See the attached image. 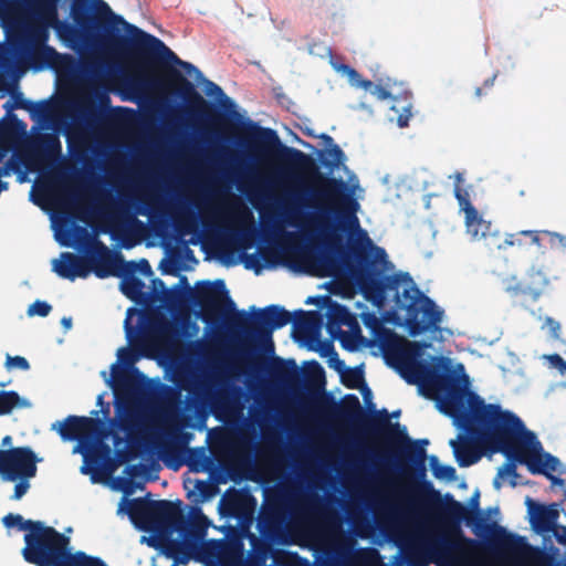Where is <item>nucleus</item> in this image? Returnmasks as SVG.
I'll use <instances>...</instances> for the list:
<instances>
[{
	"mask_svg": "<svg viewBox=\"0 0 566 566\" xmlns=\"http://www.w3.org/2000/svg\"><path fill=\"white\" fill-rule=\"evenodd\" d=\"M380 347L388 364L410 385H420L439 396L441 411L471 434H476L491 452L524 464L533 474L549 475L558 470V458L544 452L536 434L515 413L500 405L485 403L470 390L462 365L451 368L449 360L428 364L419 359L420 347L395 332L384 329Z\"/></svg>",
	"mask_w": 566,
	"mask_h": 566,
	"instance_id": "obj_1",
	"label": "nucleus"
},
{
	"mask_svg": "<svg viewBox=\"0 0 566 566\" xmlns=\"http://www.w3.org/2000/svg\"><path fill=\"white\" fill-rule=\"evenodd\" d=\"M283 150L287 163L321 184L319 193L324 198L339 205L335 211L338 227L321 222V218L315 219L328 243L340 247L342 238L336 233L338 228L347 231L357 230V239L350 242L344 259L365 298L378 307L392 301V310L396 313H403L410 336L440 331L443 311L416 286L411 276L408 273L386 275L384 269L378 266L389 263L387 253L384 248L374 244L368 233L360 229L356 217L358 202L345 193L346 184L342 179L325 177L312 157L303 151L286 146Z\"/></svg>",
	"mask_w": 566,
	"mask_h": 566,
	"instance_id": "obj_2",
	"label": "nucleus"
},
{
	"mask_svg": "<svg viewBox=\"0 0 566 566\" xmlns=\"http://www.w3.org/2000/svg\"><path fill=\"white\" fill-rule=\"evenodd\" d=\"M151 283L155 290H163V303L169 310H182L191 303L200 307L201 319L206 323L217 322L222 315L228 316L230 326L240 331L264 356H272L266 368L272 380L289 387L300 382L301 371L295 360L273 356L275 350L273 332L292 321L291 313L284 307L272 304L256 310L253 306L251 307L253 316L250 317L244 311L235 310V304L229 297L223 280L198 283L196 290L191 287L166 290L160 279H154Z\"/></svg>",
	"mask_w": 566,
	"mask_h": 566,
	"instance_id": "obj_3",
	"label": "nucleus"
},
{
	"mask_svg": "<svg viewBox=\"0 0 566 566\" xmlns=\"http://www.w3.org/2000/svg\"><path fill=\"white\" fill-rule=\"evenodd\" d=\"M95 1L96 13L92 14V4L88 0H74L71 15L81 30L102 33L114 49L130 53L146 65L171 63L179 65L189 74L196 72L201 75L193 64L180 60L160 39L114 14L105 1Z\"/></svg>",
	"mask_w": 566,
	"mask_h": 566,
	"instance_id": "obj_4",
	"label": "nucleus"
},
{
	"mask_svg": "<svg viewBox=\"0 0 566 566\" xmlns=\"http://www.w3.org/2000/svg\"><path fill=\"white\" fill-rule=\"evenodd\" d=\"M129 515L138 518L149 528L155 525H165L178 531L184 538L160 536H142L140 542L159 549L166 557L176 563L187 565L196 558L199 552V541L206 535L208 520L197 510L189 522L182 513L181 501L134 499L129 504Z\"/></svg>",
	"mask_w": 566,
	"mask_h": 566,
	"instance_id": "obj_5",
	"label": "nucleus"
},
{
	"mask_svg": "<svg viewBox=\"0 0 566 566\" xmlns=\"http://www.w3.org/2000/svg\"><path fill=\"white\" fill-rule=\"evenodd\" d=\"M336 417L352 427L363 429L374 434H384L390 441L397 440L405 443L407 447L401 450L399 457L401 468L405 469L403 462L406 461L410 464L415 473L421 478L424 476V460L427 454L423 446L428 444V440L423 439L411 442L405 430H399V423H391L389 421L390 416L386 409L375 411L371 416H367L360 406L358 397L349 394L343 398L342 405L337 409Z\"/></svg>",
	"mask_w": 566,
	"mask_h": 566,
	"instance_id": "obj_6",
	"label": "nucleus"
},
{
	"mask_svg": "<svg viewBox=\"0 0 566 566\" xmlns=\"http://www.w3.org/2000/svg\"><path fill=\"white\" fill-rule=\"evenodd\" d=\"M31 533L24 534L22 556L35 566H87L92 556L71 548V539L43 522L30 524Z\"/></svg>",
	"mask_w": 566,
	"mask_h": 566,
	"instance_id": "obj_7",
	"label": "nucleus"
},
{
	"mask_svg": "<svg viewBox=\"0 0 566 566\" xmlns=\"http://www.w3.org/2000/svg\"><path fill=\"white\" fill-rule=\"evenodd\" d=\"M59 0H30L28 6L39 24L32 27L25 38L22 56L34 70L59 69L64 55L46 45L48 27L56 21Z\"/></svg>",
	"mask_w": 566,
	"mask_h": 566,
	"instance_id": "obj_8",
	"label": "nucleus"
},
{
	"mask_svg": "<svg viewBox=\"0 0 566 566\" xmlns=\"http://www.w3.org/2000/svg\"><path fill=\"white\" fill-rule=\"evenodd\" d=\"M193 434L184 431L180 426H171L166 432V438L155 442V448L168 468L177 469L182 464V455L189 451V465L196 470H203L202 460L205 451L202 449H188Z\"/></svg>",
	"mask_w": 566,
	"mask_h": 566,
	"instance_id": "obj_9",
	"label": "nucleus"
},
{
	"mask_svg": "<svg viewBox=\"0 0 566 566\" xmlns=\"http://www.w3.org/2000/svg\"><path fill=\"white\" fill-rule=\"evenodd\" d=\"M83 258L87 262L90 273L93 272L98 279L132 274L137 270L134 261H125L120 253L113 252L98 239L91 242Z\"/></svg>",
	"mask_w": 566,
	"mask_h": 566,
	"instance_id": "obj_10",
	"label": "nucleus"
},
{
	"mask_svg": "<svg viewBox=\"0 0 566 566\" xmlns=\"http://www.w3.org/2000/svg\"><path fill=\"white\" fill-rule=\"evenodd\" d=\"M326 328L332 336L338 334L343 348L349 352L357 349L360 329L356 318L345 305L333 302L328 306Z\"/></svg>",
	"mask_w": 566,
	"mask_h": 566,
	"instance_id": "obj_11",
	"label": "nucleus"
},
{
	"mask_svg": "<svg viewBox=\"0 0 566 566\" xmlns=\"http://www.w3.org/2000/svg\"><path fill=\"white\" fill-rule=\"evenodd\" d=\"M101 422L98 419L85 416H69L64 421H56L52 430H56L62 440H86L99 433Z\"/></svg>",
	"mask_w": 566,
	"mask_h": 566,
	"instance_id": "obj_12",
	"label": "nucleus"
},
{
	"mask_svg": "<svg viewBox=\"0 0 566 566\" xmlns=\"http://www.w3.org/2000/svg\"><path fill=\"white\" fill-rule=\"evenodd\" d=\"M39 459L29 447L8 449L7 481L29 480L36 474Z\"/></svg>",
	"mask_w": 566,
	"mask_h": 566,
	"instance_id": "obj_13",
	"label": "nucleus"
},
{
	"mask_svg": "<svg viewBox=\"0 0 566 566\" xmlns=\"http://www.w3.org/2000/svg\"><path fill=\"white\" fill-rule=\"evenodd\" d=\"M439 502L440 493L436 491L432 484L428 481H423L417 485L412 491L406 492L402 495V502L399 506L388 505L386 507L387 515L391 518L413 513L421 502Z\"/></svg>",
	"mask_w": 566,
	"mask_h": 566,
	"instance_id": "obj_14",
	"label": "nucleus"
},
{
	"mask_svg": "<svg viewBox=\"0 0 566 566\" xmlns=\"http://www.w3.org/2000/svg\"><path fill=\"white\" fill-rule=\"evenodd\" d=\"M60 138L50 133L39 135L28 147V156L35 164H49L61 156Z\"/></svg>",
	"mask_w": 566,
	"mask_h": 566,
	"instance_id": "obj_15",
	"label": "nucleus"
},
{
	"mask_svg": "<svg viewBox=\"0 0 566 566\" xmlns=\"http://www.w3.org/2000/svg\"><path fill=\"white\" fill-rule=\"evenodd\" d=\"M453 423L465 431L468 437H460L458 441L451 440L450 444L453 449L454 457L460 467H470L479 461L481 454L479 452L478 444L490 450L485 447L476 434H471L464 428L458 426L455 420L452 418Z\"/></svg>",
	"mask_w": 566,
	"mask_h": 566,
	"instance_id": "obj_16",
	"label": "nucleus"
},
{
	"mask_svg": "<svg viewBox=\"0 0 566 566\" xmlns=\"http://www.w3.org/2000/svg\"><path fill=\"white\" fill-rule=\"evenodd\" d=\"M527 511L532 527L538 533L549 532L559 517L557 504L543 505L526 499Z\"/></svg>",
	"mask_w": 566,
	"mask_h": 566,
	"instance_id": "obj_17",
	"label": "nucleus"
},
{
	"mask_svg": "<svg viewBox=\"0 0 566 566\" xmlns=\"http://www.w3.org/2000/svg\"><path fill=\"white\" fill-rule=\"evenodd\" d=\"M135 211L132 212L128 206L120 202L117 206L118 217L129 227L136 230H145V223L136 218V214L151 216L156 209V200L149 195H144L134 200Z\"/></svg>",
	"mask_w": 566,
	"mask_h": 566,
	"instance_id": "obj_18",
	"label": "nucleus"
},
{
	"mask_svg": "<svg viewBox=\"0 0 566 566\" xmlns=\"http://www.w3.org/2000/svg\"><path fill=\"white\" fill-rule=\"evenodd\" d=\"M547 280L541 272H533L528 274L526 280L521 282H510L506 285V292L512 296H521L525 300L535 302L543 294Z\"/></svg>",
	"mask_w": 566,
	"mask_h": 566,
	"instance_id": "obj_19",
	"label": "nucleus"
},
{
	"mask_svg": "<svg viewBox=\"0 0 566 566\" xmlns=\"http://www.w3.org/2000/svg\"><path fill=\"white\" fill-rule=\"evenodd\" d=\"M53 271L63 279L74 281L76 277L85 279L90 274L87 262L83 256L71 252L61 253V260L53 261Z\"/></svg>",
	"mask_w": 566,
	"mask_h": 566,
	"instance_id": "obj_20",
	"label": "nucleus"
},
{
	"mask_svg": "<svg viewBox=\"0 0 566 566\" xmlns=\"http://www.w3.org/2000/svg\"><path fill=\"white\" fill-rule=\"evenodd\" d=\"M448 502L441 509L442 517L449 524L450 531L457 535L462 536L460 530L461 521H465L467 525H474V513L471 512L467 506H464L459 501H455L451 495H447Z\"/></svg>",
	"mask_w": 566,
	"mask_h": 566,
	"instance_id": "obj_21",
	"label": "nucleus"
},
{
	"mask_svg": "<svg viewBox=\"0 0 566 566\" xmlns=\"http://www.w3.org/2000/svg\"><path fill=\"white\" fill-rule=\"evenodd\" d=\"M167 82L170 86L178 87V94L193 108L207 106L205 98L196 91L195 85L188 81L178 70L171 67L167 72Z\"/></svg>",
	"mask_w": 566,
	"mask_h": 566,
	"instance_id": "obj_22",
	"label": "nucleus"
},
{
	"mask_svg": "<svg viewBox=\"0 0 566 566\" xmlns=\"http://www.w3.org/2000/svg\"><path fill=\"white\" fill-rule=\"evenodd\" d=\"M98 102L101 107H106L107 109L105 112H102L98 116L97 108L95 104H90L86 107H84L83 113L85 115V118L88 122H95L97 119H101V122L114 125L117 122H119L126 113H128L130 109L127 107H109L111 98L106 94H102L98 97Z\"/></svg>",
	"mask_w": 566,
	"mask_h": 566,
	"instance_id": "obj_23",
	"label": "nucleus"
},
{
	"mask_svg": "<svg viewBox=\"0 0 566 566\" xmlns=\"http://www.w3.org/2000/svg\"><path fill=\"white\" fill-rule=\"evenodd\" d=\"M111 460V448L103 442L91 444L84 453L85 464L81 471L93 475L101 472L104 465Z\"/></svg>",
	"mask_w": 566,
	"mask_h": 566,
	"instance_id": "obj_24",
	"label": "nucleus"
},
{
	"mask_svg": "<svg viewBox=\"0 0 566 566\" xmlns=\"http://www.w3.org/2000/svg\"><path fill=\"white\" fill-rule=\"evenodd\" d=\"M118 427L120 430L125 431L128 437V442L130 446L139 442V438L144 431V418L143 416L134 410L127 409L119 419Z\"/></svg>",
	"mask_w": 566,
	"mask_h": 566,
	"instance_id": "obj_25",
	"label": "nucleus"
},
{
	"mask_svg": "<svg viewBox=\"0 0 566 566\" xmlns=\"http://www.w3.org/2000/svg\"><path fill=\"white\" fill-rule=\"evenodd\" d=\"M256 501L248 492L239 491L227 501L229 513L235 517H245L252 515Z\"/></svg>",
	"mask_w": 566,
	"mask_h": 566,
	"instance_id": "obj_26",
	"label": "nucleus"
},
{
	"mask_svg": "<svg viewBox=\"0 0 566 566\" xmlns=\"http://www.w3.org/2000/svg\"><path fill=\"white\" fill-rule=\"evenodd\" d=\"M354 546L355 539L352 536L339 533L331 539L327 554L336 562H342L352 555Z\"/></svg>",
	"mask_w": 566,
	"mask_h": 566,
	"instance_id": "obj_27",
	"label": "nucleus"
},
{
	"mask_svg": "<svg viewBox=\"0 0 566 566\" xmlns=\"http://www.w3.org/2000/svg\"><path fill=\"white\" fill-rule=\"evenodd\" d=\"M335 356V368L340 373L342 384L349 389H358L364 386V371L359 367L344 368V361L338 359L337 354Z\"/></svg>",
	"mask_w": 566,
	"mask_h": 566,
	"instance_id": "obj_28",
	"label": "nucleus"
},
{
	"mask_svg": "<svg viewBox=\"0 0 566 566\" xmlns=\"http://www.w3.org/2000/svg\"><path fill=\"white\" fill-rule=\"evenodd\" d=\"M319 138L327 147L326 151L324 153L326 157L322 158V164L324 167L332 171L345 160V154L338 145L334 144V139L329 135L322 134Z\"/></svg>",
	"mask_w": 566,
	"mask_h": 566,
	"instance_id": "obj_29",
	"label": "nucleus"
},
{
	"mask_svg": "<svg viewBox=\"0 0 566 566\" xmlns=\"http://www.w3.org/2000/svg\"><path fill=\"white\" fill-rule=\"evenodd\" d=\"M467 232L474 239L486 238L491 232V222L484 220L474 208V216L464 214Z\"/></svg>",
	"mask_w": 566,
	"mask_h": 566,
	"instance_id": "obj_30",
	"label": "nucleus"
},
{
	"mask_svg": "<svg viewBox=\"0 0 566 566\" xmlns=\"http://www.w3.org/2000/svg\"><path fill=\"white\" fill-rule=\"evenodd\" d=\"M496 532L499 535L504 537L503 545L504 547L516 554V557L524 556L527 552L532 551L533 547L527 544L524 537L506 533L505 528L501 526H496Z\"/></svg>",
	"mask_w": 566,
	"mask_h": 566,
	"instance_id": "obj_31",
	"label": "nucleus"
},
{
	"mask_svg": "<svg viewBox=\"0 0 566 566\" xmlns=\"http://www.w3.org/2000/svg\"><path fill=\"white\" fill-rule=\"evenodd\" d=\"M251 137L262 148L270 149L273 147L282 146L280 138L275 130L271 128L260 127L255 124H250Z\"/></svg>",
	"mask_w": 566,
	"mask_h": 566,
	"instance_id": "obj_32",
	"label": "nucleus"
},
{
	"mask_svg": "<svg viewBox=\"0 0 566 566\" xmlns=\"http://www.w3.org/2000/svg\"><path fill=\"white\" fill-rule=\"evenodd\" d=\"M124 276L120 283V291L129 300L138 302L144 296L145 283L137 276L132 274H122Z\"/></svg>",
	"mask_w": 566,
	"mask_h": 566,
	"instance_id": "obj_33",
	"label": "nucleus"
},
{
	"mask_svg": "<svg viewBox=\"0 0 566 566\" xmlns=\"http://www.w3.org/2000/svg\"><path fill=\"white\" fill-rule=\"evenodd\" d=\"M463 176L461 172H455L454 175V197L458 200L460 210L464 212V214L474 216V206L470 200V193L467 189L462 187Z\"/></svg>",
	"mask_w": 566,
	"mask_h": 566,
	"instance_id": "obj_34",
	"label": "nucleus"
},
{
	"mask_svg": "<svg viewBox=\"0 0 566 566\" xmlns=\"http://www.w3.org/2000/svg\"><path fill=\"white\" fill-rule=\"evenodd\" d=\"M27 406L25 401L14 390H0V416L11 413L18 407Z\"/></svg>",
	"mask_w": 566,
	"mask_h": 566,
	"instance_id": "obj_35",
	"label": "nucleus"
},
{
	"mask_svg": "<svg viewBox=\"0 0 566 566\" xmlns=\"http://www.w3.org/2000/svg\"><path fill=\"white\" fill-rule=\"evenodd\" d=\"M335 69L346 75L352 86L371 91L374 83L370 80L364 78L354 67L348 64H339Z\"/></svg>",
	"mask_w": 566,
	"mask_h": 566,
	"instance_id": "obj_36",
	"label": "nucleus"
},
{
	"mask_svg": "<svg viewBox=\"0 0 566 566\" xmlns=\"http://www.w3.org/2000/svg\"><path fill=\"white\" fill-rule=\"evenodd\" d=\"M390 109L397 114L396 120L399 127L408 126L409 119L412 115L410 102L407 99L394 98V104Z\"/></svg>",
	"mask_w": 566,
	"mask_h": 566,
	"instance_id": "obj_37",
	"label": "nucleus"
},
{
	"mask_svg": "<svg viewBox=\"0 0 566 566\" xmlns=\"http://www.w3.org/2000/svg\"><path fill=\"white\" fill-rule=\"evenodd\" d=\"M429 462L434 478L447 481L455 479L457 471L453 467L440 464L439 459L436 455H431Z\"/></svg>",
	"mask_w": 566,
	"mask_h": 566,
	"instance_id": "obj_38",
	"label": "nucleus"
},
{
	"mask_svg": "<svg viewBox=\"0 0 566 566\" xmlns=\"http://www.w3.org/2000/svg\"><path fill=\"white\" fill-rule=\"evenodd\" d=\"M41 521L33 520H23L20 514L9 513L2 518V523L6 527L11 528L17 526L20 531H25L27 533L32 532V526L30 524H39Z\"/></svg>",
	"mask_w": 566,
	"mask_h": 566,
	"instance_id": "obj_39",
	"label": "nucleus"
},
{
	"mask_svg": "<svg viewBox=\"0 0 566 566\" xmlns=\"http://www.w3.org/2000/svg\"><path fill=\"white\" fill-rule=\"evenodd\" d=\"M18 107L28 111L33 117H45L50 112V106L46 101L33 103L28 99H20L17 102Z\"/></svg>",
	"mask_w": 566,
	"mask_h": 566,
	"instance_id": "obj_40",
	"label": "nucleus"
},
{
	"mask_svg": "<svg viewBox=\"0 0 566 566\" xmlns=\"http://www.w3.org/2000/svg\"><path fill=\"white\" fill-rule=\"evenodd\" d=\"M254 228L242 229L232 234V242L240 249H248L252 245Z\"/></svg>",
	"mask_w": 566,
	"mask_h": 566,
	"instance_id": "obj_41",
	"label": "nucleus"
},
{
	"mask_svg": "<svg viewBox=\"0 0 566 566\" xmlns=\"http://www.w3.org/2000/svg\"><path fill=\"white\" fill-rule=\"evenodd\" d=\"M507 462H505L500 469H499V472H497V478H504V476H510L511 478V481H510V484L511 486H516L517 485V476H518V473L516 471V465L514 463L515 460L513 459H509L507 458Z\"/></svg>",
	"mask_w": 566,
	"mask_h": 566,
	"instance_id": "obj_42",
	"label": "nucleus"
},
{
	"mask_svg": "<svg viewBox=\"0 0 566 566\" xmlns=\"http://www.w3.org/2000/svg\"><path fill=\"white\" fill-rule=\"evenodd\" d=\"M52 306L49 303L38 300L29 306L28 314L30 316L38 315L41 317H45L50 314Z\"/></svg>",
	"mask_w": 566,
	"mask_h": 566,
	"instance_id": "obj_43",
	"label": "nucleus"
},
{
	"mask_svg": "<svg viewBox=\"0 0 566 566\" xmlns=\"http://www.w3.org/2000/svg\"><path fill=\"white\" fill-rule=\"evenodd\" d=\"M4 366H6V368L8 370H11L13 368H18V369H21V370L30 369L29 361L27 360V358H24L22 356H10V355H7Z\"/></svg>",
	"mask_w": 566,
	"mask_h": 566,
	"instance_id": "obj_44",
	"label": "nucleus"
},
{
	"mask_svg": "<svg viewBox=\"0 0 566 566\" xmlns=\"http://www.w3.org/2000/svg\"><path fill=\"white\" fill-rule=\"evenodd\" d=\"M545 237L552 249L566 248V237L558 233L545 230Z\"/></svg>",
	"mask_w": 566,
	"mask_h": 566,
	"instance_id": "obj_45",
	"label": "nucleus"
},
{
	"mask_svg": "<svg viewBox=\"0 0 566 566\" xmlns=\"http://www.w3.org/2000/svg\"><path fill=\"white\" fill-rule=\"evenodd\" d=\"M522 233L530 239L532 244L537 245L539 249L544 248L545 230H522Z\"/></svg>",
	"mask_w": 566,
	"mask_h": 566,
	"instance_id": "obj_46",
	"label": "nucleus"
},
{
	"mask_svg": "<svg viewBox=\"0 0 566 566\" xmlns=\"http://www.w3.org/2000/svg\"><path fill=\"white\" fill-rule=\"evenodd\" d=\"M470 506H471V512H473L474 514V526L479 527L481 523L484 522V517L481 515L480 511H479V505H480V493L479 492H475L471 499H470V502H469Z\"/></svg>",
	"mask_w": 566,
	"mask_h": 566,
	"instance_id": "obj_47",
	"label": "nucleus"
},
{
	"mask_svg": "<svg viewBox=\"0 0 566 566\" xmlns=\"http://www.w3.org/2000/svg\"><path fill=\"white\" fill-rule=\"evenodd\" d=\"M206 94L209 96H214V97H224L223 105L226 106V103H229L230 105H232V102L230 101L229 97H227L224 95L222 88L209 80L206 81Z\"/></svg>",
	"mask_w": 566,
	"mask_h": 566,
	"instance_id": "obj_48",
	"label": "nucleus"
},
{
	"mask_svg": "<svg viewBox=\"0 0 566 566\" xmlns=\"http://www.w3.org/2000/svg\"><path fill=\"white\" fill-rule=\"evenodd\" d=\"M307 376L313 380L322 381L324 380V368L316 360H312L307 366Z\"/></svg>",
	"mask_w": 566,
	"mask_h": 566,
	"instance_id": "obj_49",
	"label": "nucleus"
},
{
	"mask_svg": "<svg viewBox=\"0 0 566 566\" xmlns=\"http://www.w3.org/2000/svg\"><path fill=\"white\" fill-rule=\"evenodd\" d=\"M522 237H524L522 231L506 234L503 243L497 244V249H506L507 247H514V245L521 247L523 244Z\"/></svg>",
	"mask_w": 566,
	"mask_h": 566,
	"instance_id": "obj_50",
	"label": "nucleus"
},
{
	"mask_svg": "<svg viewBox=\"0 0 566 566\" xmlns=\"http://www.w3.org/2000/svg\"><path fill=\"white\" fill-rule=\"evenodd\" d=\"M361 319L364 325L373 332H377L381 328V323L375 313H364Z\"/></svg>",
	"mask_w": 566,
	"mask_h": 566,
	"instance_id": "obj_51",
	"label": "nucleus"
},
{
	"mask_svg": "<svg viewBox=\"0 0 566 566\" xmlns=\"http://www.w3.org/2000/svg\"><path fill=\"white\" fill-rule=\"evenodd\" d=\"M544 327H546L552 337L558 338L560 332V324L553 317H546L544 321Z\"/></svg>",
	"mask_w": 566,
	"mask_h": 566,
	"instance_id": "obj_52",
	"label": "nucleus"
},
{
	"mask_svg": "<svg viewBox=\"0 0 566 566\" xmlns=\"http://www.w3.org/2000/svg\"><path fill=\"white\" fill-rule=\"evenodd\" d=\"M370 94L374 95L379 101H385L388 98H391V93L388 88H386L382 85H375L373 86Z\"/></svg>",
	"mask_w": 566,
	"mask_h": 566,
	"instance_id": "obj_53",
	"label": "nucleus"
},
{
	"mask_svg": "<svg viewBox=\"0 0 566 566\" xmlns=\"http://www.w3.org/2000/svg\"><path fill=\"white\" fill-rule=\"evenodd\" d=\"M29 488L30 483L28 480H20L14 486V492L11 499L20 500L28 492Z\"/></svg>",
	"mask_w": 566,
	"mask_h": 566,
	"instance_id": "obj_54",
	"label": "nucleus"
},
{
	"mask_svg": "<svg viewBox=\"0 0 566 566\" xmlns=\"http://www.w3.org/2000/svg\"><path fill=\"white\" fill-rule=\"evenodd\" d=\"M297 314L302 317L300 324L304 325H312L314 321H318L319 318V314L315 311L305 312L303 310H300Z\"/></svg>",
	"mask_w": 566,
	"mask_h": 566,
	"instance_id": "obj_55",
	"label": "nucleus"
},
{
	"mask_svg": "<svg viewBox=\"0 0 566 566\" xmlns=\"http://www.w3.org/2000/svg\"><path fill=\"white\" fill-rule=\"evenodd\" d=\"M546 358L551 363V365L557 368L562 374L566 373V361L563 359L560 355L552 354L548 355Z\"/></svg>",
	"mask_w": 566,
	"mask_h": 566,
	"instance_id": "obj_56",
	"label": "nucleus"
},
{
	"mask_svg": "<svg viewBox=\"0 0 566 566\" xmlns=\"http://www.w3.org/2000/svg\"><path fill=\"white\" fill-rule=\"evenodd\" d=\"M553 533L554 537L556 538V541L562 544V545H566V526L565 525H559V524H555V526L549 531Z\"/></svg>",
	"mask_w": 566,
	"mask_h": 566,
	"instance_id": "obj_57",
	"label": "nucleus"
},
{
	"mask_svg": "<svg viewBox=\"0 0 566 566\" xmlns=\"http://www.w3.org/2000/svg\"><path fill=\"white\" fill-rule=\"evenodd\" d=\"M118 358L125 365H133L135 361L133 353L127 348L119 349Z\"/></svg>",
	"mask_w": 566,
	"mask_h": 566,
	"instance_id": "obj_58",
	"label": "nucleus"
},
{
	"mask_svg": "<svg viewBox=\"0 0 566 566\" xmlns=\"http://www.w3.org/2000/svg\"><path fill=\"white\" fill-rule=\"evenodd\" d=\"M116 455H117V459L120 463H126L128 461H130L132 459H134L136 457V453L133 452V450H118L116 452Z\"/></svg>",
	"mask_w": 566,
	"mask_h": 566,
	"instance_id": "obj_59",
	"label": "nucleus"
},
{
	"mask_svg": "<svg viewBox=\"0 0 566 566\" xmlns=\"http://www.w3.org/2000/svg\"><path fill=\"white\" fill-rule=\"evenodd\" d=\"M245 268L247 269H254L255 273L258 274L261 271L262 265L260 263L259 258L255 254H252L245 261Z\"/></svg>",
	"mask_w": 566,
	"mask_h": 566,
	"instance_id": "obj_60",
	"label": "nucleus"
},
{
	"mask_svg": "<svg viewBox=\"0 0 566 566\" xmlns=\"http://www.w3.org/2000/svg\"><path fill=\"white\" fill-rule=\"evenodd\" d=\"M8 450H0V475L7 480Z\"/></svg>",
	"mask_w": 566,
	"mask_h": 566,
	"instance_id": "obj_61",
	"label": "nucleus"
},
{
	"mask_svg": "<svg viewBox=\"0 0 566 566\" xmlns=\"http://www.w3.org/2000/svg\"><path fill=\"white\" fill-rule=\"evenodd\" d=\"M114 377H115V380L123 386V388H125V389H130L132 388L133 384H132V380L128 377H126L124 375L123 376L115 375Z\"/></svg>",
	"mask_w": 566,
	"mask_h": 566,
	"instance_id": "obj_62",
	"label": "nucleus"
},
{
	"mask_svg": "<svg viewBox=\"0 0 566 566\" xmlns=\"http://www.w3.org/2000/svg\"><path fill=\"white\" fill-rule=\"evenodd\" d=\"M196 488L198 489V491L203 495V496H207L208 495V483L206 481H201V480H198L197 483H196Z\"/></svg>",
	"mask_w": 566,
	"mask_h": 566,
	"instance_id": "obj_63",
	"label": "nucleus"
},
{
	"mask_svg": "<svg viewBox=\"0 0 566 566\" xmlns=\"http://www.w3.org/2000/svg\"><path fill=\"white\" fill-rule=\"evenodd\" d=\"M87 566H107L106 563L99 557L92 556Z\"/></svg>",
	"mask_w": 566,
	"mask_h": 566,
	"instance_id": "obj_64",
	"label": "nucleus"
}]
</instances>
